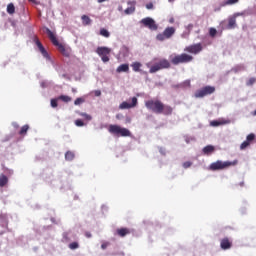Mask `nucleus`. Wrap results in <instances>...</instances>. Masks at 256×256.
I'll return each mask as SVG.
<instances>
[{
    "mask_svg": "<svg viewBox=\"0 0 256 256\" xmlns=\"http://www.w3.org/2000/svg\"><path fill=\"white\" fill-rule=\"evenodd\" d=\"M145 107L148 111H151V113H155V115H173V107L164 104L159 99H150L145 101Z\"/></svg>",
    "mask_w": 256,
    "mask_h": 256,
    "instance_id": "1",
    "label": "nucleus"
},
{
    "mask_svg": "<svg viewBox=\"0 0 256 256\" xmlns=\"http://www.w3.org/2000/svg\"><path fill=\"white\" fill-rule=\"evenodd\" d=\"M146 67H148L149 73L153 74L162 71V69H169L171 62L165 58H154L152 62L146 63Z\"/></svg>",
    "mask_w": 256,
    "mask_h": 256,
    "instance_id": "2",
    "label": "nucleus"
},
{
    "mask_svg": "<svg viewBox=\"0 0 256 256\" xmlns=\"http://www.w3.org/2000/svg\"><path fill=\"white\" fill-rule=\"evenodd\" d=\"M45 33H47L51 43L55 47H57L58 51H60L64 55V57H69V52L63 44L59 43V40L57 39V36H55V33H53V31H51V29L49 28H45Z\"/></svg>",
    "mask_w": 256,
    "mask_h": 256,
    "instance_id": "3",
    "label": "nucleus"
},
{
    "mask_svg": "<svg viewBox=\"0 0 256 256\" xmlns=\"http://www.w3.org/2000/svg\"><path fill=\"white\" fill-rule=\"evenodd\" d=\"M237 163H239L238 160H234L232 162L231 161L223 162L221 160H218L210 164L209 169L210 171H221L223 169H229V167H235Z\"/></svg>",
    "mask_w": 256,
    "mask_h": 256,
    "instance_id": "4",
    "label": "nucleus"
},
{
    "mask_svg": "<svg viewBox=\"0 0 256 256\" xmlns=\"http://www.w3.org/2000/svg\"><path fill=\"white\" fill-rule=\"evenodd\" d=\"M108 131L111 135H116V137H131V131L119 125L111 124L108 127Z\"/></svg>",
    "mask_w": 256,
    "mask_h": 256,
    "instance_id": "5",
    "label": "nucleus"
},
{
    "mask_svg": "<svg viewBox=\"0 0 256 256\" xmlns=\"http://www.w3.org/2000/svg\"><path fill=\"white\" fill-rule=\"evenodd\" d=\"M191 61H193V56L187 53L178 54L171 59L172 65H181L183 63H191Z\"/></svg>",
    "mask_w": 256,
    "mask_h": 256,
    "instance_id": "6",
    "label": "nucleus"
},
{
    "mask_svg": "<svg viewBox=\"0 0 256 256\" xmlns=\"http://www.w3.org/2000/svg\"><path fill=\"white\" fill-rule=\"evenodd\" d=\"M215 93L214 86H205L194 93V97L196 99H203V97H207V95H213Z\"/></svg>",
    "mask_w": 256,
    "mask_h": 256,
    "instance_id": "7",
    "label": "nucleus"
},
{
    "mask_svg": "<svg viewBox=\"0 0 256 256\" xmlns=\"http://www.w3.org/2000/svg\"><path fill=\"white\" fill-rule=\"evenodd\" d=\"M97 55L101 57L103 63H109L110 58L109 55H111V49L105 46H100L96 49Z\"/></svg>",
    "mask_w": 256,
    "mask_h": 256,
    "instance_id": "8",
    "label": "nucleus"
},
{
    "mask_svg": "<svg viewBox=\"0 0 256 256\" xmlns=\"http://www.w3.org/2000/svg\"><path fill=\"white\" fill-rule=\"evenodd\" d=\"M173 35H175V27H167L163 33H159L156 36V39L157 41H165L171 39Z\"/></svg>",
    "mask_w": 256,
    "mask_h": 256,
    "instance_id": "9",
    "label": "nucleus"
},
{
    "mask_svg": "<svg viewBox=\"0 0 256 256\" xmlns=\"http://www.w3.org/2000/svg\"><path fill=\"white\" fill-rule=\"evenodd\" d=\"M140 23L144 25V27H147L148 29H150V31H157V29H159V26L157 25V23H155V20L151 17H146L142 19Z\"/></svg>",
    "mask_w": 256,
    "mask_h": 256,
    "instance_id": "10",
    "label": "nucleus"
},
{
    "mask_svg": "<svg viewBox=\"0 0 256 256\" xmlns=\"http://www.w3.org/2000/svg\"><path fill=\"white\" fill-rule=\"evenodd\" d=\"M185 51L197 55V53H201V51H203V46L201 45V43L190 45L185 48Z\"/></svg>",
    "mask_w": 256,
    "mask_h": 256,
    "instance_id": "11",
    "label": "nucleus"
},
{
    "mask_svg": "<svg viewBox=\"0 0 256 256\" xmlns=\"http://www.w3.org/2000/svg\"><path fill=\"white\" fill-rule=\"evenodd\" d=\"M36 45H37L41 55L43 56V58L47 59V61H51V56H49V53L47 52V50H45V47L43 46L41 41H39V39L36 40Z\"/></svg>",
    "mask_w": 256,
    "mask_h": 256,
    "instance_id": "12",
    "label": "nucleus"
},
{
    "mask_svg": "<svg viewBox=\"0 0 256 256\" xmlns=\"http://www.w3.org/2000/svg\"><path fill=\"white\" fill-rule=\"evenodd\" d=\"M138 103L137 97H132L131 98V103L129 102H122L119 106V109H133Z\"/></svg>",
    "mask_w": 256,
    "mask_h": 256,
    "instance_id": "13",
    "label": "nucleus"
},
{
    "mask_svg": "<svg viewBox=\"0 0 256 256\" xmlns=\"http://www.w3.org/2000/svg\"><path fill=\"white\" fill-rule=\"evenodd\" d=\"M220 247L221 249H223L224 251H227V249H231V247H233V242H231V240L226 237V238H223L221 241H220Z\"/></svg>",
    "mask_w": 256,
    "mask_h": 256,
    "instance_id": "14",
    "label": "nucleus"
},
{
    "mask_svg": "<svg viewBox=\"0 0 256 256\" xmlns=\"http://www.w3.org/2000/svg\"><path fill=\"white\" fill-rule=\"evenodd\" d=\"M116 233L118 237H127V235H131V230L129 228H118Z\"/></svg>",
    "mask_w": 256,
    "mask_h": 256,
    "instance_id": "15",
    "label": "nucleus"
},
{
    "mask_svg": "<svg viewBox=\"0 0 256 256\" xmlns=\"http://www.w3.org/2000/svg\"><path fill=\"white\" fill-rule=\"evenodd\" d=\"M135 4H136L135 1L128 2V5H131V6L124 10L125 15H133V13H135Z\"/></svg>",
    "mask_w": 256,
    "mask_h": 256,
    "instance_id": "16",
    "label": "nucleus"
},
{
    "mask_svg": "<svg viewBox=\"0 0 256 256\" xmlns=\"http://www.w3.org/2000/svg\"><path fill=\"white\" fill-rule=\"evenodd\" d=\"M237 27V20L235 17L230 16L228 18V25L226 26V29H235Z\"/></svg>",
    "mask_w": 256,
    "mask_h": 256,
    "instance_id": "17",
    "label": "nucleus"
},
{
    "mask_svg": "<svg viewBox=\"0 0 256 256\" xmlns=\"http://www.w3.org/2000/svg\"><path fill=\"white\" fill-rule=\"evenodd\" d=\"M116 71L117 73H129V64H121Z\"/></svg>",
    "mask_w": 256,
    "mask_h": 256,
    "instance_id": "18",
    "label": "nucleus"
},
{
    "mask_svg": "<svg viewBox=\"0 0 256 256\" xmlns=\"http://www.w3.org/2000/svg\"><path fill=\"white\" fill-rule=\"evenodd\" d=\"M213 151H215V146L213 145H207L206 147L203 148L204 155H211Z\"/></svg>",
    "mask_w": 256,
    "mask_h": 256,
    "instance_id": "19",
    "label": "nucleus"
},
{
    "mask_svg": "<svg viewBox=\"0 0 256 256\" xmlns=\"http://www.w3.org/2000/svg\"><path fill=\"white\" fill-rule=\"evenodd\" d=\"M131 67L135 73H139V71H141V67H143V64H141V62H134L131 64Z\"/></svg>",
    "mask_w": 256,
    "mask_h": 256,
    "instance_id": "20",
    "label": "nucleus"
},
{
    "mask_svg": "<svg viewBox=\"0 0 256 256\" xmlns=\"http://www.w3.org/2000/svg\"><path fill=\"white\" fill-rule=\"evenodd\" d=\"M9 183V178L5 174L0 175V187H5Z\"/></svg>",
    "mask_w": 256,
    "mask_h": 256,
    "instance_id": "21",
    "label": "nucleus"
},
{
    "mask_svg": "<svg viewBox=\"0 0 256 256\" xmlns=\"http://www.w3.org/2000/svg\"><path fill=\"white\" fill-rule=\"evenodd\" d=\"M27 131H29V125L28 124L21 127V129L19 131V135H21L22 137H25V135H27Z\"/></svg>",
    "mask_w": 256,
    "mask_h": 256,
    "instance_id": "22",
    "label": "nucleus"
},
{
    "mask_svg": "<svg viewBox=\"0 0 256 256\" xmlns=\"http://www.w3.org/2000/svg\"><path fill=\"white\" fill-rule=\"evenodd\" d=\"M99 34H100L102 37H105L106 39H109V37H111V33L108 32V30L105 29V28H101Z\"/></svg>",
    "mask_w": 256,
    "mask_h": 256,
    "instance_id": "23",
    "label": "nucleus"
},
{
    "mask_svg": "<svg viewBox=\"0 0 256 256\" xmlns=\"http://www.w3.org/2000/svg\"><path fill=\"white\" fill-rule=\"evenodd\" d=\"M65 159L66 161H73V159H75V153H73L72 151H67L65 153Z\"/></svg>",
    "mask_w": 256,
    "mask_h": 256,
    "instance_id": "24",
    "label": "nucleus"
},
{
    "mask_svg": "<svg viewBox=\"0 0 256 256\" xmlns=\"http://www.w3.org/2000/svg\"><path fill=\"white\" fill-rule=\"evenodd\" d=\"M58 99H59L60 101H63L64 103H70V101L73 100L70 96H67V95H60V96L58 97Z\"/></svg>",
    "mask_w": 256,
    "mask_h": 256,
    "instance_id": "25",
    "label": "nucleus"
},
{
    "mask_svg": "<svg viewBox=\"0 0 256 256\" xmlns=\"http://www.w3.org/2000/svg\"><path fill=\"white\" fill-rule=\"evenodd\" d=\"M227 123H228L227 121H217V120H214V121L210 122V125L212 127H219V125H225Z\"/></svg>",
    "mask_w": 256,
    "mask_h": 256,
    "instance_id": "26",
    "label": "nucleus"
},
{
    "mask_svg": "<svg viewBox=\"0 0 256 256\" xmlns=\"http://www.w3.org/2000/svg\"><path fill=\"white\" fill-rule=\"evenodd\" d=\"M7 13L13 15L15 13V5L13 3L8 4Z\"/></svg>",
    "mask_w": 256,
    "mask_h": 256,
    "instance_id": "27",
    "label": "nucleus"
},
{
    "mask_svg": "<svg viewBox=\"0 0 256 256\" xmlns=\"http://www.w3.org/2000/svg\"><path fill=\"white\" fill-rule=\"evenodd\" d=\"M83 25H91V18L87 15H82L81 17Z\"/></svg>",
    "mask_w": 256,
    "mask_h": 256,
    "instance_id": "28",
    "label": "nucleus"
},
{
    "mask_svg": "<svg viewBox=\"0 0 256 256\" xmlns=\"http://www.w3.org/2000/svg\"><path fill=\"white\" fill-rule=\"evenodd\" d=\"M239 0H226L223 2V7H227L228 5H237Z\"/></svg>",
    "mask_w": 256,
    "mask_h": 256,
    "instance_id": "29",
    "label": "nucleus"
},
{
    "mask_svg": "<svg viewBox=\"0 0 256 256\" xmlns=\"http://www.w3.org/2000/svg\"><path fill=\"white\" fill-rule=\"evenodd\" d=\"M69 249H71L72 251H75V249H79V243H77V242L70 243Z\"/></svg>",
    "mask_w": 256,
    "mask_h": 256,
    "instance_id": "30",
    "label": "nucleus"
},
{
    "mask_svg": "<svg viewBox=\"0 0 256 256\" xmlns=\"http://www.w3.org/2000/svg\"><path fill=\"white\" fill-rule=\"evenodd\" d=\"M255 83H256V78H255V77H252V78H250V79L246 82V85H247L248 87H251L252 85H255Z\"/></svg>",
    "mask_w": 256,
    "mask_h": 256,
    "instance_id": "31",
    "label": "nucleus"
},
{
    "mask_svg": "<svg viewBox=\"0 0 256 256\" xmlns=\"http://www.w3.org/2000/svg\"><path fill=\"white\" fill-rule=\"evenodd\" d=\"M251 144L249 143V141H244L241 145H240V149L241 151L247 149V147H249Z\"/></svg>",
    "mask_w": 256,
    "mask_h": 256,
    "instance_id": "32",
    "label": "nucleus"
},
{
    "mask_svg": "<svg viewBox=\"0 0 256 256\" xmlns=\"http://www.w3.org/2000/svg\"><path fill=\"white\" fill-rule=\"evenodd\" d=\"M246 141L251 144L252 141H255V134L251 133L246 137Z\"/></svg>",
    "mask_w": 256,
    "mask_h": 256,
    "instance_id": "33",
    "label": "nucleus"
},
{
    "mask_svg": "<svg viewBox=\"0 0 256 256\" xmlns=\"http://www.w3.org/2000/svg\"><path fill=\"white\" fill-rule=\"evenodd\" d=\"M83 125H85V123L83 122V120H81V119L75 120V126H76V127H83Z\"/></svg>",
    "mask_w": 256,
    "mask_h": 256,
    "instance_id": "34",
    "label": "nucleus"
},
{
    "mask_svg": "<svg viewBox=\"0 0 256 256\" xmlns=\"http://www.w3.org/2000/svg\"><path fill=\"white\" fill-rule=\"evenodd\" d=\"M209 35H210V37H215V35H217V29L210 28L209 29Z\"/></svg>",
    "mask_w": 256,
    "mask_h": 256,
    "instance_id": "35",
    "label": "nucleus"
},
{
    "mask_svg": "<svg viewBox=\"0 0 256 256\" xmlns=\"http://www.w3.org/2000/svg\"><path fill=\"white\" fill-rule=\"evenodd\" d=\"M82 103H85V99H83V98H77L74 101V105H81Z\"/></svg>",
    "mask_w": 256,
    "mask_h": 256,
    "instance_id": "36",
    "label": "nucleus"
},
{
    "mask_svg": "<svg viewBox=\"0 0 256 256\" xmlns=\"http://www.w3.org/2000/svg\"><path fill=\"white\" fill-rule=\"evenodd\" d=\"M80 115H81V117H84L85 119H87V121H91V115H89L87 113H81Z\"/></svg>",
    "mask_w": 256,
    "mask_h": 256,
    "instance_id": "37",
    "label": "nucleus"
},
{
    "mask_svg": "<svg viewBox=\"0 0 256 256\" xmlns=\"http://www.w3.org/2000/svg\"><path fill=\"white\" fill-rule=\"evenodd\" d=\"M191 165H193V163H191L189 161L183 163L184 169H189V167H191Z\"/></svg>",
    "mask_w": 256,
    "mask_h": 256,
    "instance_id": "38",
    "label": "nucleus"
},
{
    "mask_svg": "<svg viewBox=\"0 0 256 256\" xmlns=\"http://www.w3.org/2000/svg\"><path fill=\"white\" fill-rule=\"evenodd\" d=\"M69 235H71V233H69V232H65V233L63 234V239H64V241H70Z\"/></svg>",
    "mask_w": 256,
    "mask_h": 256,
    "instance_id": "39",
    "label": "nucleus"
},
{
    "mask_svg": "<svg viewBox=\"0 0 256 256\" xmlns=\"http://www.w3.org/2000/svg\"><path fill=\"white\" fill-rule=\"evenodd\" d=\"M57 106H58L57 99H52L51 100V107L55 108Z\"/></svg>",
    "mask_w": 256,
    "mask_h": 256,
    "instance_id": "40",
    "label": "nucleus"
},
{
    "mask_svg": "<svg viewBox=\"0 0 256 256\" xmlns=\"http://www.w3.org/2000/svg\"><path fill=\"white\" fill-rule=\"evenodd\" d=\"M153 7H154V6H153V3H152V2L146 4V9H148V10L153 9Z\"/></svg>",
    "mask_w": 256,
    "mask_h": 256,
    "instance_id": "41",
    "label": "nucleus"
},
{
    "mask_svg": "<svg viewBox=\"0 0 256 256\" xmlns=\"http://www.w3.org/2000/svg\"><path fill=\"white\" fill-rule=\"evenodd\" d=\"M241 15H243V13L237 12V13H234V14L232 15V17H234V19L237 20V17H241Z\"/></svg>",
    "mask_w": 256,
    "mask_h": 256,
    "instance_id": "42",
    "label": "nucleus"
},
{
    "mask_svg": "<svg viewBox=\"0 0 256 256\" xmlns=\"http://www.w3.org/2000/svg\"><path fill=\"white\" fill-rule=\"evenodd\" d=\"M108 246H109V243H103L101 245V249H107Z\"/></svg>",
    "mask_w": 256,
    "mask_h": 256,
    "instance_id": "43",
    "label": "nucleus"
},
{
    "mask_svg": "<svg viewBox=\"0 0 256 256\" xmlns=\"http://www.w3.org/2000/svg\"><path fill=\"white\" fill-rule=\"evenodd\" d=\"M95 95H96V97H100L101 92H100L99 90H97V91L95 92Z\"/></svg>",
    "mask_w": 256,
    "mask_h": 256,
    "instance_id": "44",
    "label": "nucleus"
},
{
    "mask_svg": "<svg viewBox=\"0 0 256 256\" xmlns=\"http://www.w3.org/2000/svg\"><path fill=\"white\" fill-rule=\"evenodd\" d=\"M85 235L88 239L91 238V232H86Z\"/></svg>",
    "mask_w": 256,
    "mask_h": 256,
    "instance_id": "45",
    "label": "nucleus"
},
{
    "mask_svg": "<svg viewBox=\"0 0 256 256\" xmlns=\"http://www.w3.org/2000/svg\"><path fill=\"white\" fill-rule=\"evenodd\" d=\"M243 185H245V183H244V182L240 183V187H243Z\"/></svg>",
    "mask_w": 256,
    "mask_h": 256,
    "instance_id": "46",
    "label": "nucleus"
},
{
    "mask_svg": "<svg viewBox=\"0 0 256 256\" xmlns=\"http://www.w3.org/2000/svg\"><path fill=\"white\" fill-rule=\"evenodd\" d=\"M169 1V3H173V1H175V0H168Z\"/></svg>",
    "mask_w": 256,
    "mask_h": 256,
    "instance_id": "47",
    "label": "nucleus"
},
{
    "mask_svg": "<svg viewBox=\"0 0 256 256\" xmlns=\"http://www.w3.org/2000/svg\"><path fill=\"white\" fill-rule=\"evenodd\" d=\"M170 23H173V19H170Z\"/></svg>",
    "mask_w": 256,
    "mask_h": 256,
    "instance_id": "48",
    "label": "nucleus"
},
{
    "mask_svg": "<svg viewBox=\"0 0 256 256\" xmlns=\"http://www.w3.org/2000/svg\"><path fill=\"white\" fill-rule=\"evenodd\" d=\"M3 233H5V232H0V235H3Z\"/></svg>",
    "mask_w": 256,
    "mask_h": 256,
    "instance_id": "49",
    "label": "nucleus"
}]
</instances>
